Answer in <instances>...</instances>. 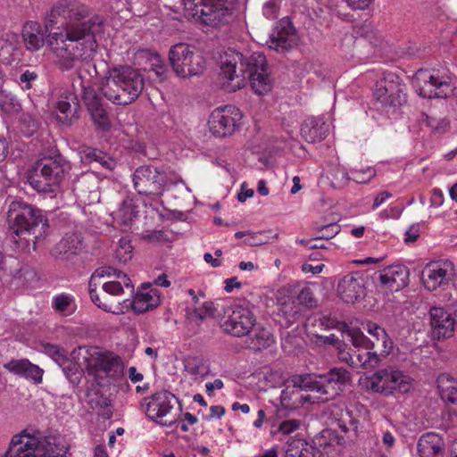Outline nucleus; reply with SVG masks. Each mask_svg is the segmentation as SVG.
<instances>
[{"label":"nucleus","mask_w":457,"mask_h":457,"mask_svg":"<svg viewBox=\"0 0 457 457\" xmlns=\"http://www.w3.org/2000/svg\"><path fill=\"white\" fill-rule=\"evenodd\" d=\"M103 25V16L78 0H56L46 12L43 25L29 21L23 25L21 36L26 49L31 52L46 43L54 66L65 72L94 56L97 49L96 33Z\"/></svg>","instance_id":"obj_1"},{"label":"nucleus","mask_w":457,"mask_h":457,"mask_svg":"<svg viewBox=\"0 0 457 457\" xmlns=\"http://www.w3.org/2000/svg\"><path fill=\"white\" fill-rule=\"evenodd\" d=\"M247 82L256 95L262 96L271 90L272 81L265 55L260 53L245 55L228 48L220 56L219 83L221 88L232 93L244 87Z\"/></svg>","instance_id":"obj_2"},{"label":"nucleus","mask_w":457,"mask_h":457,"mask_svg":"<svg viewBox=\"0 0 457 457\" xmlns=\"http://www.w3.org/2000/svg\"><path fill=\"white\" fill-rule=\"evenodd\" d=\"M6 220L14 243L22 249H29L49 233V224L42 211L19 198L7 205Z\"/></svg>","instance_id":"obj_3"},{"label":"nucleus","mask_w":457,"mask_h":457,"mask_svg":"<svg viewBox=\"0 0 457 457\" xmlns=\"http://www.w3.org/2000/svg\"><path fill=\"white\" fill-rule=\"evenodd\" d=\"M144 87V76L138 69L120 65L108 71V76L100 89L103 96L112 104L128 105L138 98Z\"/></svg>","instance_id":"obj_4"},{"label":"nucleus","mask_w":457,"mask_h":457,"mask_svg":"<svg viewBox=\"0 0 457 457\" xmlns=\"http://www.w3.org/2000/svg\"><path fill=\"white\" fill-rule=\"evenodd\" d=\"M352 379L351 372L342 367L331 368L319 376L295 375L291 378L295 387L318 394L320 402H328L339 395Z\"/></svg>","instance_id":"obj_5"},{"label":"nucleus","mask_w":457,"mask_h":457,"mask_svg":"<svg viewBox=\"0 0 457 457\" xmlns=\"http://www.w3.org/2000/svg\"><path fill=\"white\" fill-rule=\"evenodd\" d=\"M71 168L70 162L58 151H51L35 162L28 180L38 192H54Z\"/></svg>","instance_id":"obj_6"},{"label":"nucleus","mask_w":457,"mask_h":457,"mask_svg":"<svg viewBox=\"0 0 457 457\" xmlns=\"http://www.w3.org/2000/svg\"><path fill=\"white\" fill-rule=\"evenodd\" d=\"M169 61L174 72L180 78L198 76L205 70V58L195 46L186 43L172 46Z\"/></svg>","instance_id":"obj_7"},{"label":"nucleus","mask_w":457,"mask_h":457,"mask_svg":"<svg viewBox=\"0 0 457 457\" xmlns=\"http://www.w3.org/2000/svg\"><path fill=\"white\" fill-rule=\"evenodd\" d=\"M366 379L368 389L385 395H392L395 391L404 394L411 387L410 377L393 368L378 370Z\"/></svg>","instance_id":"obj_8"},{"label":"nucleus","mask_w":457,"mask_h":457,"mask_svg":"<svg viewBox=\"0 0 457 457\" xmlns=\"http://www.w3.org/2000/svg\"><path fill=\"white\" fill-rule=\"evenodd\" d=\"M82 359L88 375L96 377L104 373L108 378H119L123 374L121 359L111 352L101 353L90 347L85 349Z\"/></svg>","instance_id":"obj_9"},{"label":"nucleus","mask_w":457,"mask_h":457,"mask_svg":"<svg viewBox=\"0 0 457 457\" xmlns=\"http://www.w3.org/2000/svg\"><path fill=\"white\" fill-rule=\"evenodd\" d=\"M168 182L165 167L142 165L133 174V185L137 192L145 195H162Z\"/></svg>","instance_id":"obj_10"},{"label":"nucleus","mask_w":457,"mask_h":457,"mask_svg":"<svg viewBox=\"0 0 457 457\" xmlns=\"http://www.w3.org/2000/svg\"><path fill=\"white\" fill-rule=\"evenodd\" d=\"M175 403H179V401L173 394L162 390L148 399L145 398L142 407L149 419L162 426L170 427L176 422L175 416L171 415Z\"/></svg>","instance_id":"obj_11"},{"label":"nucleus","mask_w":457,"mask_h":457,"mask_svg":"<svg viewBox=\"0 0 457 457\" xmlns=\"http://www.w3.org/2000/svg\"><path fill=\"white\" fill-rule=\"evenodd\" d=\"M242 118L241 111L234 105L216 108L208 120L210 132L216 137H229L240 127Z\"/></svg>","instance_id":"obj_12"},{"label":"nucleus","mask_w":457,"mask_h":457,"mask_svg":"<svg viewBox=\"0 0 457 457\" xmlns=\"http://www.w3.org/2000/svg\"><path fill=\"white\" fill-rule=\"evenodd\" d=\"M405 85L400 78L389 72L377 85L374 96L384 107L396 108L406 103Z\"/></svg>","instance_id":"obj_13"},{"label":"nucleus","mask_w":457,"mask_h":457,"mask_svg":"<svg viewBox=\"0 0 457 457\" xmlns=\"http://www.w3.org/2000/svg\"><path fill=\"white\" fill-rule=\"evenodd\" d=\"M197 21L207 26L217 27L228 21L234 4L231 0H199Z\"/></svg>","instance_id":"obj_14"},{"label":"nucleus","mask_w":457,"mask_h":457,"mask_svg":"<svg viewBox=\"0 0 457 457\" xmlns=\"http://www.w3.org/2000/svg\"><path fill=\"white\" fill-rule=\"evenodd\" d=\"M255 323V316L250 310L237 306L231 310L227 319L221 322L220 327L225 333L241 337L247 336Z\"/></svg>","instance_id":"obj_15"},{"label":"nucleus","mask_w":457,"mask_h":457,"mask_svg":"<svg viewBox=\"0 0 457 457\" xmlns=\"http://www.w3.org/2000/svg\"><path fill=\"white\" fill-rule=\"evenodd\" d=\"M269 48L278 53H286L297 45V35L290 19L282 18L267 40Z\"/></svg>","instance_id":"obj_16"},{"label":"nucleus","mask_w":457,"mask_h":457,"mask_svg":"<svg viewBox=\"0 0 457 457\" xmlns=\"http://www.w3.org/2000/svg\"><path fill=\"white\" fill-rule=\"evenodd\" d=\"M409 269L402 264L391 265L374 273L376 283L390 291L397 292L409 284Z\"/></svg>","instance_id":"obj_17"},{"label":"nucleus","mask_w":457,"mask_h":457,"mask_svg":"<svg viewBox=\"0 0 457 457\" xmlns=\"http://www.w3.org/2000/svg\"><path fill=\"white\" fill-rule=\"evenodd\" d=\"M81 94L94 124L103 130H108L111 127L110 119L101 96L93 87L85 86L82 87Z\"/></svg>","instance_id":"obj_18"},{"label":"nucleus","mask_w":457,"mask_h":457,"mask_svg":"<svg viewBox=\"0 0 457 457\" xmlns=\"http://www.w3.org/2000/svg\"><path fill=\"white\" fill-rule=\"evenodd\" d=\"M83 248V237L80 232L66 233L62 238L51 249L52 257L58 262L71 260Z\"/></svg>","instance_id":"obj_19"},{"label":"nucleus","mask_w":457,"mask_h":457,"mask_svg":"<svg viewBox=\"0 0 457 457\" xmlns=\"http://www.w3.org/2000/svg\"><path fill=\"white\" fill-rule=\"evenodd\" d=\"M365 292V280L360 272L349 273L344 276L337 285L339 297L347 303L357 302Z\"/></svg>","instance_id":"obj_20"},{"label":"nucleus","mask_w":457,"mask_h":457,"mask_svg":"<svg viewBox=\"0 0 457 457\" xmlns=\"http://www.w3.org/2000/svg\"><path fill=\"white\" fill-rule=\"evenodd\" d=\"M432 335L437 340L449 338L453 335L456 317L453 318L444 308L432 307L429 311Z\"/></svg>","instance_id":"obj_21"},{"label":"nucleus","mask_w":457,"mask_h":457,"mask_svg":"<svg viewBox=\"0 0 457 457\" xmlns=\"http://www.w3.org/2000/svg\"><path fill=\"white\" fill-rule=\"evenodd\" d=\"M58 120L67 126L79 118V104L73 92L67 91L60 96L55 104Z\"/></svg>","instance_id":"obj_22"},{"label":"nucleus","mask_w":457,"mask_h":457,"mask_svg":"<svg viewBox=\"0 0 457 457\" xmlns=\"http://www.w3.org/2000/svg\"><path fill=\"white\" fill-rule=\"evenodd\" d=\"M417 453L420 457H444L445 454L444 436L436 432L422 434L417 442Z\"/></svg>","instance_id":"obj_23"},{"label":"nucleus","mask_w":457,"mask_h":457,"mask_svg":"<svg viewBox=\"0 0 457 457\" xmlns=\"http://www.w3.org/2000/svg\"><path fill=\"white\" fill-rule=\"evenodd\" d=\"M370 345L362 346L361 354L355 358V367L372 370L379 367L382 361L390 354L392 350L382 349L379 353L374 350L375 343L370 339Z\"/></svg>","instance_id":"obj_24"},{"label":"nucleus","mask_w":457,"mask_h":457,"mask_svg":"<svg viewBox=\"0 0 457 457\" xmlns=\"http://www.w3.org/2000/svg\"><path fill=\"white\" fill-rule=\"evenodd\" d=\"M421 279L426 288L434 291L451 279V274L440 263H430L422 271Z\"/></svg>","instance_id":"obj_25"},{"label":"nucleus","mask_w":457,"mask_h":457,"mask_svg":"<svg viewBox=\"0 0 457 457\" xmlns=\"http://www.w3.org/2000/svg\"><path fill=\"white\" fill-rule=\"evenodd\" d=\"M328 125L321 118L306 119L301 127L302 137L308 143L322 141L328 135Z\"/></svg>","instance_id":"obj_26"},{"label":"nucleus","mask_w":457,"mask_h":457,"mask_svg":"<svg viewBox=\"0 0 457 457\" xmlns=\"http://www.w3.org/2000/svg\"><path fill=\"white\" fill-rule=\"evenodd\" d=\"M85 349L87 348L81 346L73 349L71 353V359L67 358L62 363L59 365L66 378L74 386L79 385L82 378V370L80 366L84 363L83 361L79 362V359L80 355L83 356L85 354Z\"/></svg>","instance_id":"obj_27"},{"label":"nucleus","mask_w":457,"mask_h":457,"mask_svg":"<svg viewBox=\"0 0 457 457\" xmlns=\"http://www.w3.org/2000/svg\"><path fill=\"white\" fill-rule=\"evenodd\" d=\"M4 368L10 372L31 379L34 383L42 381L43 370L27 359L12 360L4 365Z\"/></svg>","instance_id":"obj_28"},{"label":"nucleus","mask_w":457,"mask_h":457,"mask_svg":"<svg viewBox=\"0 0 457 457\" xmlns=\"http://www.w3.org/2000/svg\"><path fill=\"white\" fill-rule=\"evenodd\" d=\"M246 346L254 351L260 352L270 347L274 343V337L271 332L263 327L252 329L247 335Z\"/></svg>","instance_id":"obj_29"},{"label":"nucleus","mask_w":457,"mask_h":457,"mask_svg":"<svg viewBox=\"0 0 457 457\" xmlns=\"http://www.w3.org/2000/svg\"><path fill=\"white\" fill-rule=\"evenodd\" d=\"M437 388L444 402L457 404V380L448 374H441L437 378Z\"/></svg>","instance_id":"obj_30"},{"label":"nucleus","mask_w":457,"mask_h":457,"mask_svg":"<svg viewBox=\"0 0 457 457\" xmlns=\"http://www.w3.org/2000/svg\"><path fill=\"white\" fill-rule=\"evenodd\" d=\"M161 303L158 291L150 289L148 292L137 293L132 302V308L137 313H143L157 307Z\"/></svg>","instance_id":"obj_31"},{"label":"nucleus","mask_w":457,"mask_h":457,"mask_svg":"<svg viewBox=\"0 0 457 457\" xmlns=\"http://www.w3.org/2000/svg\"><path fill=\"white\" fill-rule=\"evenodd\" d=\"M137 59H145L151 62V70L155 73L156 77L161 80H164L167 77V68L163 63L161 56L148 49L139 50L137 53Z\"/></svg>","instance_id":"obj_32"},{"label":"nucleus","mask_w":457,"mask_h":457,"mask_svg":"<svg viewBox=\"0 0 457 457\" xmlns=\"http://www.w3.org/2000/svg\"><path fill=\"white\" fill-rule=\"evenodd\" d=\"M320 457V452L305 441L293 440L286 451V457Z\"/></svg>","instance_id":"obj_33"},{"label":"nucleus","mask_w":457,"mask_h":457,"mask_svg":"<svg viewBox=\"0 0 457 457\" xmlns=\"http://www.w3.org/2000/svg\"><path fill=\"white\" fill-rule=\"evenodd\" d=\"M337 328L346 337L353 346L370 345V338L360 328H351L345 321L338 322Z\"/></svg>","instance_id":"obj_34"},{"label":"nucleus","mask_w":457,"mask_h":457,"mask_svg":"<svg viewBox=\"0 0 457 457\" xmlns=\"http://www.w3.org/2000/svg\"><path fill=\"white\" fill-rule=\"evenodd\" d=\"M186 370L199 377H205L210 372L208 361L200 356L188 357L185 361Z\"/></svg>","instance_id":"obj_35"},{"label":"nucleus","mask_w":457,"mask_h":457,"mask_svg":"<svg viewBox=\"0 0 457 457\" xmlns=\"http://www.w3.org/2000/svg\"><path fill=\"white\" fill-rule=\"evenodd\" d=\"M40 120L30 113H21L19 118V131L26 137H32L39 129Z\"/></svg>","instance_id":"obj_36"},{"label":"nucleus","mask_w":457,"mask_h":457,"mask_svg":"<svg viewBox=\"0 0 457 457\" xmlns=\"http://www.w3.org/2000/svg\"><path fill=\"white\" fill-rule=\"evenodd\" d=\"M362 346H353L350 347L346 343L338 344L337 346V356L338 359L348 364L350 367L353 369H357L355 367V358L359 354H361Z\"/></svg>","instance_id":"obj_37"},{"label":"nucleus","mask_w":457,"mask_h":457,"mask_svg":"<svg viewBox=\"0 0 457 457\" xmlns=\"http://www.w3.org/2000/svg\"><path fill=\"white\" fill-rule=\"evenodd\" d=\"M365 329L370 336L375 337L377 341H381L384 349L393 350L394 343L385 328L376 323L368 322Z\"/></svg>","instance_id":"obj_38"},{"label":"nucleus","mask_w":457,"mask_h":457,"mask_svg":"<svg viewBox=\"0 0 457 457\" xmlns=\"http://www.w3.org/2000/svg\"><path fill=\"white\" fill-rule=\"evenodd\" d=\"M102 278V277H115L117 278H120L125 287H129L130 285V279L129 278L123 273L122 271L112 267V266H104L97 269L92 275L90 281H93L96 279V278Z\"/></svg>","instance_id":"obj_39"},{"label":"nucleus","mask_w":457,"mask_h":457,"mask_svg":"<svg viewBox=\"0 0 457 457\" xmlns=\"http://www.w3.org/2000/svg\"><path fill=\"white\" fill-rule=\"evenodd\" d=\"M351 174L352 177H350L347 172H345L343 177L346 180L352 179L358 184H364L375 177L376 171L374 169L369 167L364 170H352Z\"/></svg>","instance_id":"obj_40"},{"label":"nucleus","mask_w":457,"mask_h":457,"mask_svg":"<svg viewBox=\"0 0 457 457\" xmlns=\"http://www.w3.org/2000/svg\"><path fill=\"white\" fill-rule=\"evenodd\" d=\"M315 229L318 235L314 237V240L320 241L324 239L328 241L339 233L340 226L336 222H331L316 227Z\"/></svg>","instance_id":"obj_41"},{"label":"nucleus","mask_w":457,"mask_h":457,"mask_svg":"<svg viewBox=\"0 0 457 457\" xmlns=\"http://www.w3.org/2000/svg\"><path fill=\"white\" fill-rule=\"evenodd\" d=\"M133 247L130 241L122 237L119 241V245L115 251L116 259L122 263L128 262L132 258Z\"/></svg>","instance_id":"obj_42"},{"label":"nucleus","mask_w":457,"mask_h":457,"mask_svg":"<svg viewBox=\"0 0 457 457\" xmlns=\"http://www.w3.org/2000/svg\"><path fill=\"white\" fill-rule=\"evenodd\" d=\"M89 295L91 301L96 305L98 308L104 310V312H112V302L105 295L100 296L97 293L96 288L93 287L92 281H89Z\"/></svg>","instance_id":"obj_43"},{"label":"nucleus","mask_w":457,"mask_h":457,"mask_svg":"<svg viewBox=\"0 0 457 457\" xmlns=\"http://www.w3.org/2000/svg\"><path fill=\"white\" fill-rule=\"evenodd\" d=\"M45 349L58 365L62 363L68 358L65 350L58 345L47 344L46 345Z\"/></svg>","instance_id":"obj_44"},{"label":"nucleus","mask_w":457,"mask_h":457,"mask_svg":"<svg viewBox=\"0 0 457 457\" xmlns=\"http://www.w3.org/2000/svg\"><path fill=\"white\" fill-rule=\"evenodd\" d=\"M81 160L85 163H91V162H96L101 160V157L104 154L103 151L96 149V148H91V147H85L81 150Z\"/></svg>","instance_id":"obj_45"},{"label":"nucleus","mask_w":457,"mask_h":457,"mask_svg":"<svg viewBox=\"0 0 457 457\" xmlns=\"http://www.w3.org/2000/svg\"><path fill=\"white\" fill-rule=\"evenodd\" d=\"M299 304L305 307H313L316 305V300L313 297V293L309 287H303L300 290L296 296Z\"/></svg>","instance_id":"obj_46"},{"label":"nucleus","mask_w":457,"mask_h":457,"mask_svg":"<svg viewBox=\"0 0 457 457\" xmlns=\"http://www.w3.org/2000/svg\"><path fill=\"white\" fill-rule=\"evenodd\" d=\"M300 427V420H287L282 421L276 430H272L271 433L275 435L276 433H281L283 435H289L298 429Z\"/></svg>","instance_id":"obj_47"},{"label":"nucleus","mask_w":457,"mask_h":457,"mask_svg":"<svg viewBox=\"0 0 457 457\" xmlns=\"http://www.w3.org/2000/svg\"><path fill=\"white\" fill-rule=\"evenodd\" d=\"M212 303L205 302L202 307L195 309L191 316L192 318H195L198 320H204L208 317H212L214 315V309L212 306Z\"/></svg>","instance_id":"obj_48"},{"label":"nucleus","mask_w":457,"mask_h":457,"mask_svg":"<svg viewBox=\"0 0 457 457\" xmlns=\"http://www.w3.org/2000/svg\"><path fill=\"white\" fill-rule=\"evenodd\" d=\"M91 402H95L96 407H99L104 410L102 416L105 419H110L112 415V411L110 408L111 401L108 397L104 395H96V399H92Z\"/></svg>","instance_id":"obj_49"},{"label":"nucleus","mask_w":457,"mask_h":457,"mask_svg":"<svg viewBox=\"0 0 457 457\" xmlns=\"http://www.w3.org/2000/svg\"><path fill=\"white\" fill-rule=\"evenodd\" d=\"M427 124L435 131L443 132L449 127V121L445 118L436 119L432 116H427Z\"/></svg>","instance_id":"obj_50"},{"label":"nucleus","mask_w":457,"mask_h":457,"mask_svg":"<svg viewBox=\"0 0 457 457\" xmlns=\"http://www.w3.org/2000/svg\"><path fill=\"white\" fill-rule=\"evenodd\" d=\"M279 11L278 0H269L263 4L262 12L268 19H274L277 17Z\"/></svg>","instance_id":"obj_51"},{"label":"nucleus","mask_w":457,"mask_h":457,"mask_svg":"<svg viewBox=\"0 0 457 457\" xmlns=\"http://www.w3.org/2000/svg\"><path fill=\"white\" fill-rule=\"evenodd\" d=\"M102 288L105 294L111 295H120L123 293V287L120 281L105 282Z\"/></svg>","instance_id":"obj_52"},{"label":"nucleus","mask_w":457,"mask_h":457,"mask_svg":"<svg viewBox=\"0 0 457 457\" xmlns=\"http://www.w3.org/2000/svg\"><path fill=\"white\" fill-rule=\"evenodd\" d=\"M71 298L64 295H57L54 298L53 306L56 311L65 312L71 304Z\"/></svg>","instance_id":"obj_53"},{"label":"nucleus","mask_w":457,"mask_h":457,"mask_svg":"<svg viewBox=\"0 0 457 457\" xmlns=\"http://www.w3.org/2000/svg\"><path fill=\"white\" fill-rule=\"evenodd\" d=\"M152 243H161L169 241L167 234L162 230H152L144 237Z\"/></svg>","instance_id":"obj_54"},{"label":"nucleus","mask_w":457,"mask_h":457,"mask_svg":"<svg viewBox=\"0 0 457 457\" xmlns=\"http://www.w3.org/2000/svg\"><path fill=\"white\" fill-rule=\"evenodd\" d=\"M184 5V12L187 17L195 18L198 10L199 1L195 2V0H181Z\"/></svg>","instance_id":"obj_55"},{"label":"nucleus","mask_w":457,"mask_h":457,"mask_svg":"<svg viewBox=\"0 0 457 457\" xmlns=\"http://www.w3.org/2000/svg\"><path fill=\"white\" fill-rule=\"evenodd\" d=\"M37 79V72L27 70L21 74L20 82L25 84V88L29 89L31 87V82L36 80Z\"/></svg>","instance_id":"obj_56"},{"label":"nucleus","mask_w":457,"mask_h":457,"mask_svg":"<svg viewBox=\"0 0 457 457\" xmlns=\"http://www.w3.org/2000/svg\"><path fill=\"white\" fill-rule=\"evenodd\" d=\"M373 0H346L347 5L353 10H365Z\"/></svg>","instance_id":"obj_57"},{"label":"nucleus","mask_w":457,"mask_h":457,"mask_svg":"<svg viewBox=\"0 0 457 457\" xmlns=\"http://www.w3.org/2000/svg\"><path fill=\"white\" fill-rule=\"evenodd\" d=\"M318 340L320 343L329 345H335L337 348L338 344L345 343L344 341H340L335 335L331 334L329 336H318Z\"/></svg>","instance_id":"obj_58"},{"label":"nucleus","mask_w":457,"mask_h":457,"mask_svg":"<svg viewBox=\"0 0 457 457\" xmlns=\"http://www.w3.org/2000/svg\"><path fill=\"white\" fill-rule=\"evenodd\" d=\"M325 267L324 264H319V265H312L310 263H303L302 265V271L304 273H312L313 275L320 274L323 268Z\"/></svg>","instance_id":"obj_59"},{"label":"nucleus","mask_w":457,"mask_h":457,"mask_svg":"<svg viewBox=\"0 0 457 457\" xmlns=\"http://www.w3.org/2000/svg\"><path fill=\"white\" fill-rule=\"evenodd\" d=\"M103 168L112 170L115 166V161L107 154H104L101 160L97 162Z\"/></svg>","instance_id":"obj_60"},{"label":"nucleus","mask_w":457,"mask_h":457,"mask_svg":"<svg viewBox=\"0 0 457 457\" xmlns=\"http://www.w3.org/2000/svg\"><path fill=\"white\" fill-rule=\"evenodd\" d=\"M251 236L245 240V243L249 245H259L261 242H256L255 236L252 235L249 231H237L235 233V237L240 239L245 236Z\"/></svg>","instance_id":"obj_61"},{"label":"nucleus","mask_w":457,"mask_h":457,"mask_svg":"<svg viewBox=\"0 0 457 457\" xmlns=\"http://www.w3.org/2000/svg\"><path fill=\"white\" fill-rule=\"evenodd\" d=\"M225 291L230 293L234 288H240L242 284L237 280V278L233 277L225 280Z\"/></svg>","instance_id":"obj_62"},{"label":"nucleus","mask_w":457,"mask_h":457,"mask_svg":"<svg viewBox=\"0 0 457 457\" xmlns=\"http://www.w3.org/2000/svg\"><path fill=\"white\" fill-rule=\"evenodd\" d=\"M392 195L387 191H383L379 193L374 199L372 209H377L379 205H381L386 199L391 197Z\"/></svg>","instance_id":"obj_63"},{"label":"nucleus","mask_w":457,"mask_h":457,"mask_svg":"<svg viewBox=\"0 0 457 457\" xmlns=\"http://www.w3.org/2000/svg\"><path fill=\"white\" fill-rule=\"evenodd\" d=\"M225 413V408L221 405H212L210 408V415L207 419L220 418Z\"/></svg>","instance_id":"obj_64"}]
</instances>
